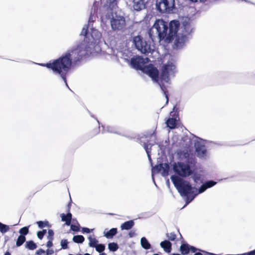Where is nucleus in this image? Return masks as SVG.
Returning <instances> with one entry per match:
<instances>
[{
    "label": "nucleus",
    "instance_id": "8fccbe9b",
    "mask_svg": "<svg viewBox=\"0 0 255 255\" xmlns=\"http://www.w3.org/2000/svg\"><path fill=\"white\" fill-rule=\"evenodd\" d=\"M194 255H202L200 253H196Z\"/></svg>",
    "mask_w": 255,
    "mask_h": 255
},
{
    "label": "nucleus",
    "instance_id": "cd10ccee",
    "mask_svg": "<svg viewBox=\"0 0 255 255\" xmlns=\"http://www.w3.org/2000/svg\"><path fill=\"white\" fill-rule=\"evenodd\" d=\"M9 230V228L8 226L3 224L0 222V232L4 234L7 232Z\"/></svg>",
    "mask_w": 255,
    "mask_h": 255
},
{
    "label": "nucleus",
    "instance_id": "dca6fc26",
    "mask_svg": "<svg viewBox=\"0 0 255 255\" xmlns=\"http://www.w3.org/2000/svg\"><path fill=\"white\" fill-rule=\"evenodd\" d=\"M150 0H133L132 7L134 10L140 11L146 7Z\"/></svg>",
    "mask_w": 255,
    "mask_h": 255
},
{
    "label": "nucleus",
    "instance_id": "37998d69",
    "mask_svg": "<svg viewBox=\"0 0 255 255\" xmlns=\"http://www.w3.org/2000/svg\"><path fill=\"white\" fill-rule=\"evenodd\" d=\"M52 240H49V241H48V242L47 243V247L48 248H50L53 245V244H52Z\"/></svg>",
    "mask_w": 255,
    "mask_h": 255
},
{
    "label": "nucleus",
    "instance_id": "ea45409f",
    "mask_svg": "<svg viewBox=\"0 0 255 255\" xmlns=\"http://www.w3.org/2000/svg\"><path fill=\"white\" fill-rule=\"evenodd\" d=\"M93 230V229H89L88 228H83L82 229V232L83 233H90L91 231H92Z\"/></svg>",
    "mask_w": 255,
    "mask_h": 255
},
{
    "label": "nucleus",
    "instance_id": "b1692460",
    "mask_svg": "<svg viewBox=\"0 0 255 255\" xmlns=\"http://www.w3.org/2000/svg\"><path fill=\"white\" fill-rule=\"evenodd\" d=\"M89 243V246L90 247H95L98 244V241L94 237V236H89L88 238Z\"/></svg>",
    "mask_w": 255,
    "mask_h": 255
},
{
    "label": "nucleus",
    "instance_id": "bb28decb",
    "mask_svg": "<svg viewBox=\"0 0 255 255\" xmlns=\"http://www.w3.org/2000/svg\"><path fill=\"white\" fill-rule=\"evenodd\" d=\"M25 241V238L22 235H20L18 237L16 245L17 247H19L23 244Z\"/></svg>",
    "mask_w": 255,
    "mask_h": 255
},
{
    "label": "nucleus",
    "instance_id": "2f4dec72",
    "mask_svg": "<svg viewBox=\"0 0 255 255\" xmlns=\"http://www.w3.org/2000/svg\"><path fill=\"white\" fill-rule=\"evenodd\" d=\"M60 244L61 246H62V248L63 249H66L67 248L68 242L66 240H62Z\"/></svg>",
    "mask_w": 255,
    "mask_h": 255
},
{
    "label": "nucleus",
    "instance_id": "a878e982",
    "mask_svg": "<svg viewBox=\"0 0 255 255\" xmlns=\"http://www.w3.org/2000/svg\"><path fill=\"white\" fill-rule=\"evenodd\" d=\"M84 238L81 235H77L74 236L73 240L77 243H82L84 241Z\"/></svg>",
    "mask_w": 255,
    "mask_h": 255
},
{
    "label": "nucleus",
    "instance_id": "2eb2a0df",
    "mask_svg": "<svg viewBox=\"0 0 255 255\" xmlns=\"http://www.w3.org/2000/svg\"><path fill=\"white\" fill-rule=\"evenodd\" d=\"M175 107L173 108V111L171 112L170 113V118L167 120L166 123L167 126L170 128H174L176 127V122L177 121V115L176 112L174 110Z\"/></svg>",
    "mask_w": 255,
    "mask_h": 255
},
{
    "label": "nucleus",
    "instance_id": "c03bdc74",
    "mask_svg": "<svg viewBox=\"0 0 255 255\" xmlns=\"http://www.w3.org/2000/svg\"><path fill=\"white\" fill-rule=\"evenodd\" d=\"M44 253H45V251H44L42 249L38 250L36 252V254L37 255H41V254H44Z\"/></svg>",
    "mask_w": 255,
    "mask_h": 255
},
{
    "label": "nucleus",
    "instance_id": "4468645a",
    "mask_svg": "<svg viewBox=\"0 0 255 255\" xmlns=\"http://www.w3.org/2000/svg\"><path fill=\"white\" fill-rule=\"evenodd\" d=\"M169 167L166 163L160 164L153 167L152 169V176H153L155 172H160L162 176H165L168 175ZM153 178V177H152ZM154 180V179H153Z\"/></svg>",
    "mask_w": 255,
    "mask_h": 255
},
{
    "label": "nucleus",
    "instance_id": "49530a36",
    "mask_svg": "<svg viewBox=\"0 0 255 255\" xmlns=\"http://www.w3.org/2000/svg\"><path fill=\"white\" fill-rule=\"evenodd\" d=\"M52 253H53V251H51V250H48L47 251V252H46V254H47V255H51V254H52Z\"/></svg>",
    "mask_w": 255,
    "mask_h": 255
},
{
    "label": "nucleus",
    "instance_id": "473e14b6",
    "mask_svg": "<svg viewBox=\"0 0 255 255\" xmlns=\"http://www.w3.org/2000/svg\"><path fill=\"white\" fill-rule=\"evenodd\" d=\"M46 232V230H43L42 231H39L37 233V237L39 239H42Z\"/></svg>",
    "mask_w": 255,
    "mask_h": 255
},
{
    "label": "nucleus",
    "instance_id": "a19ab883",
    "mask_svg": "<svg viewBox=\"0 0 255 255\" xmlns=\"http://www.w3.org/2000/svg\"><path fill=\"white\" fill-rule=\"evenodd\" d=\"M136 235V233L134 231H131L129 232L128 236L130 238H132Z\"/></svg>",
    "mask_w": 255,
    "mask_h": 255
},
{
    "label": "nucleus",
    "instance_id": "e433bc0d",
    "mask_svg": "<svg viewBox=\"0 0 255 255\" xmlns=\"http://www.w3.org/2000/svg\"><path fill=\"white\" fill-rule=\"evenodd\" d=\"M119 0H108V2L109 3L110 5L112 6L116 5Z\"/></svg>",
    "mask_w": 255,
    "mask_h": 255
},
{
    "label": "nucleus",
    "instance_id": "f257e3e1",
    "mask_svg": "<svg viewBox=\"0 0 255 255\" xmlns=\"http://www.w3.org/2000/svg\"><path fill=\"white\" fill-rule=\"evenodd\" d=\"M92 53L93 50L88 48L87 45L84 42L77 47L69 50L62 57L52 62L40 65L51 69L55 74L60 75L68 87L66 74L70 69L72 62H76L83 56Z\"/></svg>",
    "mask_w": 255,
    "mask_h": 255
},
{
    "label": "nucleus",
    "instance_id": "9d476101",
    "mask_svg": "<svg viewBox=\"0 0 255 255\" xmlns=\"http://www.w3.org/2000/svg\"><path fill=\"white\" fill-rule=\"evenodd\" d=\"M173 169L176 174L183 177L188 176L192 173V170L189 165L183 162L173 164Z\"/></svg>",
    "mask_w": 255,
    "mask_h": 255
},
{
    "label": "nucleus",
    "instance_id": "79ce46f5",
    "mask_svg": "<svg viewBox=\"0 0 255 255\" xmlns=\"http://www.w3.org/2000/svg\"><path fill=\"white\" fill-rule=\"evenodd\" d=\"M107 130L108 131L110 132H115V130L113 129V128L112 127H108L107 128Z\"/></svg>",
    "mask_w": 255,
    "mask_h": 255
},
{
    "label": "nucleus",
    "instance_id": "c9c22d12",
    "mask_svg": "<svg viewBox=\"0 0 255 255\" xmlns=\"http://www.w3.org/2000/svg\"><path fill=\"white\" fill-rule=\"evenodd\" d=\"M48 238L49 240H53V236L54 235V232L52 230H49L48 232Z\"/></svg>",
    "mask_w": 255,
    "mask_h": 255
},
{
    "label": "nucleus",
    "instance_id": "ddd939ff",
    "mask_svg": "<svg viewBox=\"0 0 255 255\" xmlns=\"http://www.w3.org/2000/svg\"><path fill=\"white\" fill-rule=\"evenodd\" d=\"M193 28L189 22V20L186 19L182 23V26L179 28V32L178 33L181 35H184L187 37L192 32Z\"/></svg>",
    "mask_w": 255,
    "mask_h": 255
},
{
    "label": "nucleus",
    "instance_id": "f8f14e48",
    "mask_svg": "<svg viewBox=\"0 0 255 255\" xmlns=\"http://www.w3.org/2000/svg\"><path fill=\"white\" fill-rule=\"evenodd\" d=\"M179 22L176 20H172L169 24L168 37L169 42L173 39V37L177 34L178 30H179Z\"/></svg>",
    "mask_w": 255,
    "mask_h": 255
},
{
    "label": "nucleus",
    "instance_id": "de8ad7c7",
    "mask_svg": "<svg viewBox=\"0 0 255 255\" xmlns=\"http://www.w3.org/2000/svg\"><path fill=\"white\" fill-rule=\"evenodd\" d=\"M190 0L192 2H198L199 1H201L202 0Z\"/></svg>",
    "mask_w": 255,
    "mask_h": 255
},
{
    "label": "nucleus",
    "instance_id": "5701e85b",
    "mask_svg": "<svg viewBox=\"0 0 255 255\" xmlns=\"http://www.w3.org/2000/svg\"><path fill=\"white\" fill-rule=\"evenodd\" d=\"M140 244L141 247L145 250H148L151 248L150 244L145 237L141 238L140 240Z\"/></svg>",
    "mask_w": 255,
    "mask_h": 255
},
{
    "label": "nucleus",
    "instance_id": "aec40b11",
    "mask_svg": "<svg viewBox=\"0 0 255 255\" xmlns=\"http://www.w3.org/2000/svg\"><path fill=\"white\" fill-rule=\"evenodd\" d=\"M160 246L162 248L164 251L167 253H170L171 249V244L168 241H164L160 243Z\"/></svg>",
    "mask_w": 255,
    "mask_h": 255
},
{
    "label": "nucleus",
    "instance_id": "6ab92c4d",
    "mask_svg": "<svg viewBox=\"0 0 255 255\" xmlns=\"http://www.w3.org/2000/svg\"><path fill=\"white\" fill-rule=\"evenodd\" d=\"M60 217L62 221L65 222V224L67 226H69L70 225L72 219V214L70 213H68L67 215H65L63 213L61 214L60 215Z\"/></svg>",
    "mask_w": 255,
    "mask_h": 255
},
{
    "label": "nucleus",
    "instance_id": "4be33fe9",
    "mask_svg": "<svg viewBox=\"0 0 255 255\" xmlns=\"http://www.w3.org/2000/svg\"><path fill=\"white\" fill-rule=\"evenodd\" d=\"M117 233V228H113L108 231H106L105 230L104 232V236H105L107 238H111L114 235H115Z\"/></svg>",
    "mask_w": 255,
    "mask_h": 255
},
{
    "label": "nucleus",
    "instance_id": "603ef678",
    "mask_svg": "<svg viewBox=\"0 0 255 255\" xmlns=\"http://www.w3.org/2000/svg\"><path fill=\"white\" fill-rule=\"evenodd\" d=\"M172 255H180L179 254H172Z\"/></svg>",
    "mask_w": 255,
    "mask_h": 255
},
{
    "label": "nucleus",
    "instance_id": "0eeeda50",
    "mask_svg": "<svg viewBox=\"0 0 255 255\" xmlns=\"http://www.w3.org/2000/svg\"><path fill=\"white\" fill-rule=\"evenodd\" d=\"M105 19L110 20L111 27L114 30H120L124 29L126 26L125 18L116 13H108L106 16L102 17V20L103 21Z\"/></svg>",
    "mask_w": 255,
    "mask_h": 255
},
{
    "label": "nucleus",
    "instance_id": "864d4df0",
    "mask_svg": "<svg viewBox=\"0 0 255 255\" xmlns=\"http://www.w3.org/2000/svg\"><path fill=\"white\" fill-rule=\"evenodd\" d=\"M84 255H90V254H85Z\"/></svg>",
    "mask_w": 255,
    "mask_h": 255
},
{
    "label": "nucleus",
    "instance_id": "a18cd8bd",
    "mask_svg": "<svg viewBox=\"0 0 255 255\" xmlns=\"http://www.w3.org/2000/svg\"><path fill=\"white\" fill-rule=\"evenodd\" d=\"M37 224H38L39 227L41 228L44 227V223L42 221L37 222Z\"/></svg>",
    "mask_w": 255,
    "mask_h": 255
},
{
    "label": "nucleus",
    "instance_id": "412c9836",
    "mask_svg": "<svg viewBox=\"0 0 255 255\" xmlns=\"http://www.w3.org/2000/svg\"><path fill=\"white\" fill-rule=\"evenodd\" d=\"M134 224V222L132 220L126 222L121 225V228L122 230H129L133 226Z\"/></svg>",
    "mask_w": 255,
    "mask_h": 255
},
{
    "label": "nucleus",
    "instance_id": "3c124183",
    "mask_svg": "<svg viewBox=\"0 0 255 255\" xmlns=\"http://www.w3.org/2000/svg\"><path fill=\"white\" fill-rule=\"evenodd\" d=\"M99 255H106V254L105 253H102V254H100Z\"/></svg>",
    "mask_w": 255,
    "mask_h": 255
},
{
    "label": "nucleus",
    "instance_id": "f03ea898",
    "mask_svg": "<svg viewBox=\"0 0 255 255\" xmlns=\"http://www.w3.org/2000/svg\"><path fill=\"white\" fill-rule=\"evenodd\" d=\"M171 180L181 196H186L190 194H194L191 200L187 201V204L190 202L198 194L204 192L207 188H210L216 184V182L213 181H208L201 186L198 192H197V188L192 187L188 181L183 180L177 175L171 176ZM189 198V197L187 198V201H188Z\"/></svg>",
    "mask_w": 255,
    "mask_h": 255
},
{
    "label": "nucleus",
    "instance_id": "09e8293b",
    "mask_svg": "<svg viewBox=\"0 0 255 255\" xmlns=\"http://www.w3.org/2000/svg\"><path fill=\"white\" fill-rule=\"evenodd\" d=\"M4 255H10V254L8 252H7L5 253Z\"/></svg>",
    "mask_w": 255,
    "mask_h": 255
},
{
    "label": "nucleus",
    "instance_id": "1a4fd4ad",
    "mask_svg": "<svg viewBox=\"0 0 255 255\" xmlns=\"http://www.w3.org/2000/svg\"><path fill=\"white\" fill-rule=\"evenodd\" d=\"M156 6L161 12L170 13L175 7V0H157Z\"/></svg>",
    "mask_w": 255,
    "mask_h": 255
},
{
    "label": "nucleus",
    "instance_id": "7c9ffc66",
    "mask_svg": "<svg viewBox=\"0 0 255 255\" xmlns=\"http://www.w3.org/2000/svg\"><path fill=\"white\" fill-rule=\"evenodd\" d=\"M95 248L99 253L103 252L105 249V246L103 244H97Z\"/></svg>",
    "mask_w": 255,
    "mask_h": 255
},
{
    "label": "nucleus",
    "instance_id": "6e6552de",
    "mask_svg": "<svg viewBox=\"0 0 255 255\" xmlns=\"http://www.w3.org/2000/svg\"><path fill=\"white\" fill-rule=\"evenodd\" d=\"M133 42L136 48L141 53L148 54L154 50V46L143 40L139 36L133 38Z\"/></svg>",
    "mask_w": 255,
    "mask_h": 255
},
{
    "label": "nucleus",
    "instance_id": "72a5a7b5",
    "mask_svg": "<svg viewBox=\"0 0 255 255\" xmlns=\"http://www.w3.org/2000/svg\"><path fill=\"white\" fill-rule=\"evenodd\" d=\"M28 232V229L27 227H23L19 230V233L21 234L26 235Z\"/></svg>",
    "mask_w": 255,
    "mask_h": 255
},
{
    "label": "nucleus",
    "instance_id": "c756f323",
    "mask_svg": "<svg viewBox=\"0 0 255 255\" xmlns=\"http://www.w3.org/2000/svg\"><path fill=\"white\" fill-rule=\"evenodd\" d=\"M108 248L111 251L115 252L118 250V246L116 243H112L108 245Z\"/></svg>",
    "mask_w": 255,
    "mask_h": 255
},
{
    "label": "nucleus",
    "instance_id": "20e7f679",
    "mask_svg": "<svg viewBox=\"0 0 255 255\" xmlns=\"http://www.w3.org/2000/svg\"><path fill=\"white\" fill-rule=\"evenodd\" d=\"M149 34L150 38L159 41L164 40L166 42H169L168 37V25L162 19H157L150 29Z\"/></svg>",
    "mask_w": 255,
    "mask_h": 255
},
{
    "label": "nucleus",
    "instance_id": "9b49d317",
    "mask_svg": "<svg viewBox=\"0 0 255 255\" xmlns=\"http://www.w3.org/2000/svg\"><path fill=\"white\" fill-rule=\"evenodd\" d=\"M204 141L201 139H198L195 142V147L197 156L200 158H204L207 156V152L204 145Z\"/></svg>",
    "mask_w": 255,
    "mask_h": 255
},
{
    "label": "nucleus",
    "instance_id": "39448f33",
    "mask_svg": "<svg viewBox=\"0 0 255 255\" xmlns=\"http://www.w3.org/2000/svg\"><path fill=\"white\" fill-rule=\"evenodd\" d=\"M177 71L175 61L173 60H171L163 65L161 69V74L160 76H159V74L158 73V78L157 81L156 82L159 84L161 90L164 92L166 99V104L168 102V98L166 94L165 87L163 85L160 83L159 80L168 83L170 80V77H173Z\"/></svg>",
    "mask_w": 255,
    "mask_h": 255
},
{
    "label": "nucleus",
    "instance_id": "7ed1b4c3",
    "mask_svg": "<svg viewBox=\"0 0 255 255\" xmlns=\"http://www.w3.org/2000/svg\"><path fill=\"white\" fill-rule=\"evenodd\" d=\"M148 62L147 58H143L141 56H136L131 59L130 65L133 68L141 70L143 72L147 74L154 81H157L158 70L151 64L145 66L144 65Z\"/></svg>",
    "mask_w": 255,
    "mask_h": 255
},
{
    "label": "nucleus",
    "instance_id": "a211bd4d",
    "mask_svg": "<svg viewBox=\"0 0 255 255\" xmlns=\"http://www.w3.org/2000/svg\"><path fill=\"white\" fill-rule=\"evenodd\" d=\"M187 40V37L178 33L175 41V45L177 48L182 47Z\"/></svg>",
    "mask_w": 255,
    "mask_h": 255
},
{
    "label": "nucleus",
    "instance_id": "58836bf2",
    "mask_svg": "<svg viewBox=\"0 0 255 255\" xmlns=\"http://www.w3.org/2000/svg\"><path fill=\"white\" fill-rule=\"evenodd\" d=\"M71 229L73 231H77L79 230V227L78 226L74 225L72 224V225H71Z\"/></svg>",
    "mask_w": 255,
    "mask_h": 255
},
{
    "label": "nucleus",
    "instance_id": "423d86ee",
    "mask_svg": "<svg viewBox=\"0 0 255 255\" xmlns=\"http://www.w3.org/2000/svg\"><path fill=\"white\" fill-rule=\"evenodd\" d=\"M81 35L85 36L84 43L87 45L88 48L93 50V48H98L97 45L99 43L101 38V33L97 29L91 28L90 31L88 32L87 26H84L81 33Z\"/></svg>",
    "mask_w": 255,
    "mask_h": 255
},
{
    "label": "nucleus",
    "instance_id": "393cba45",
    "mask_svg": "<svg viewBox=\"0 0 255 255\" xmlns=\"http://www.w3.org/2000/svg\"><path fill=\"white\" fill-rule=\"evenodd\" d=\"M152 146H154L155 147V146L152 145H150V144H144V148L146 152V153L147 154V156H148V159L151 162V157H150V152H151V147Z\"/></svg>",
    "mask_w": 255,
    "mask_h": 255
},
{
    "label": "nucleus",
    "instance_id": "4c0bfd02",
    "mask_svg": "<svg viewBox=\"0 0 255 255\" xmlns=\"http://www.w3.org/2000/svg\"><path fill=\"white\" fill-rule=\"evenodd\" d=\"M95 19H96V16H95L94 15H91V16L89 18V24H88L89 26H90L91 22H93L94 20H95Z\"/></svg>",
    "mask_w": 255,
    "mask_h": 255
},
{
    "label": "nucleus",
    "instance_id": "f704fd0d",
    "mask_svg": "<svg viewBox=\"0 0 255 255\" xmlns=\"http://www.w3.org/2000/svg\"><path fill=\"white\" fill-rule=\"evenodd\" d=\"M167 238L171 241H174L176 239V235L172 233L166 234Z\"/></svg>",
    "mask_w": 255,
    "mask_h": 255
},
{
    "label": "nucleus",
    "instance_id": "f3484780",
    "mask_svg": "<svg viewBox=\"0 0 255 255\" xmlns=\"http://www.w3.org/2000/svg\"><path fill=\"white\" fill-rule=\"evenodd\" d=\"M197 250L196 248L187 244H183L180 247V251L183 255H187L190 251L195 253Z\"/></svg>",
    "mask_w": 255,
    "mask_h": 255
},
{
    "label": "nucleus",
    "instance_id": "c85d7f7f",
    "mask_svg": "<svg viewBox=\"0 0 255 255\" xmlns=\"http://www.w3.org/2000/svg\"><path fill=\"white\" fill-rule=\"evenodd\" d=\"M26 246L29 250H34L36 248V244L32 241H28L26 243Z\"/></svg>",
    "mask_w": 255,
    "mask_h": 255
}]
</instances>
